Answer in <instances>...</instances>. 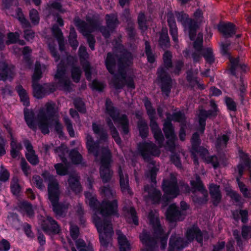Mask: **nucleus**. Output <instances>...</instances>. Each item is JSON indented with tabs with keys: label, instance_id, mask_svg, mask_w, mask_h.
<instances>
[{
	"label": "nucleus",
	"instance_id": "nucleus-1",
	"mask_svg": "<svg viewBox=\"0 0 251 251\" xmlns=\"http://www.w3.org/2000/svg\"><path fill=\"white\" fill-rule=\"evenodd\" d=\"M133 57L131 52L125 51L119 55L118 58V74L114 75L111 82L116 90L122 89L125 86L128 88L135 89L136 85L134 74L127 75V69L133 64Z\"/></svg>",
	"mask_w": 251,
	"mask_h": 251
},
{
	"label": "nucleus",
	"instance_id": "nucleus-2",
	"mask_svg": "<svg viewBox=\"0 0 251 251\" xmlns=\"http://www.w3.org/2000/svg\"><path fill=\"white\" fill-rule=\"evenodd\" d=\"M149 219L152 226L153 236L150 233L144 229L139 236V238L145 248L141 251H156L157 248V242L160 236L166 234L162 228L158 218H155L153 214H149Z\"/></svg>",
	"mask_w": 251,
	"mask_h": 251
},
{
	"label": "nucleus",
	"instance_id": "nucleus-3",
	"mask_svg": "<svg viewBox=\"0 0 251 251\" xmlns=\"http://www.w3.org/2000/svg\"><path fill=\"white\" fill-rule=\"evenodd\" d=\"M172 55L171 51L166 50L163 55V64L157 68L156 75L160 81V89L163 94L168 97L173 86V81L167 70L172 68Z\"/></svg>",
	"mask_w": 251,
	"mask_h": 251
},
{
	"label": "nucleus",
	"instance_id": "nucleus-4",
	"mask_svg": "<svg viewBox=\"0 0 251 251\" xmlns=\"http://www.w3.org/2000/svg\"><path fill=\"white\" fill-rule=\"evenodd\" d=\"M74 21L75 25L79 30L80 32L87 37L89 46L91 50H94L96 40L94 36L91 33L99 27L98 20L87 17L86 18L87 23H86L78 17H76L75 18Z\"/></svg>",
	"mask_w": 251,
	"mask_h": 251
},
{
	"label": "nucleus",
	"instance_id": "nucleus-5",
	"mask_svg": "<svg viewBox=\"0 0 251 251\" xmlns=\"http://www.w3.org/2000/svg\"><path fill=\"white\" fill-rule=\"evenodd\" d=\"M105 113L109 115L115 123H118L121 125V134L125 136L130 133L129 121L126 114L119 116V112H116L117 109L113 106V103L109 98L106 99L105 102Z\"/></svg>",
	"mask_w": 251,
	"mask_h": 251
},
{
	"label": "nucleus",
	"instance_id": "nucleus-6",
	"mask_svg": "<svg viewBox=\"0 0 251 251\" xmlns=\"http://www.w3.org/2000/svg\"><path fill=\"white\" fill-rule=\"evenodd\" d=\"M95 222L99 233L100 244L103 247L107 248L112 240V237L114 233L111 222L107 219H102L99 217H97Z\"/></svg>",
	"mask_w": 251,
	"mask_h": 251
},
{
	"label": "nucleus",
	"instance_id": "nucleus-7",
	"mask_svg": "<svg viewBox=\"0 0 251 251\" xmlns=\"http://www.w3.org/2000/svg\"><path fill=\"white\" fill-rule=\"evenodd\" d=\"M49 189V199L51 203L53 212L56 217H65L68 212L69 204L59 202L60 191H57V185L51 184Z\"/></svg>",
	"mask_w": 251,
	"mask_h": 251
},
{
	"label": "nucleus",
	"instance_id": "nucleus-8",
	"mask_svg": "<svg viewBox=\"0 0 251 251\" xmlns=\"http://www.w3.org/2000/svg\"><path fill=\"white\" fill-rule=\"evenodd\" d=\"M54 106V103L47 102L46 104V107L48 114H46L44 111H41L37 115L38 127L44 135L48 134L50 133L49 127L51 125L50 119L55 112Z\"/></svg>",
	"mask_w": 251,
	"mask_h": 251
},
{
	"label": "nucleus",
	"instance_id": "nucleus-9",
	"mask_svg": "<svg viewBox=\"0 0 251 251\" xmlns=\"http://www.w3.org/2000/svg\"><path fill=\"white\" fill-rule=\"evenodd\" d=\"M193 18H190L189 24V37L191 41H194L197 35V30L204 22L203 12L200 8L197 9L193 14Z\"/></svg>",
	"mask_w": 251,
	"mask_h": 251
},
{
	"label": "nucleus",
	"instance_id": "nucleus-10",
	"mask_svg": "<svg viewBox=\"0 0 251 251\" xmlns=\"http://www.w3.org/2000/svg\"><path fill=\"white\" fill-rule=\"evenodd\" d=\"M98 210L100 214L106 219V217L116 216L119 217L118 201L116 200L110 201L103 199L100 203Z\"/></svg>",
	"mask_w": 251,
	"mask_h": 251
},
{
	"label": "nucleus",
	"instance_id": "nucleus-11",
	"mask_svg": "<svg viewBox=\"0 0 251 251\" xmlns=\"http://www.w3.org/2000/svg\"><path fill=\"white\" fill-rule=\"evenodd\" d=\"M138 150L143 159L148 162L151 159V155L158 156L160 154V150L152 142L140 143Z\"/></svg>",
	"mask_w": 251,
	"mask_h": 251
},
{
	"label": "nucleus",
	"instance_id": "nucleus-12",
	"mask_svg": "<svg viewBox=\"0 0 251 251\" xmlns=\"http://www.w3.org/2000/svg\"><path fill=\"white\" fill-rule=\"evenodd\" d=\"M41 228L44 232L48 234L56 235L61 232L60 226L52 217L47 216L41 221Z\"/></svg>",
	"mask_w": 251,
	"mask_h": 251
},
{
	"label": "nucleus",
	"instance_id": "nucleus-13",
	"mask_svg": "<svg viewBox=\"0 0 251 251\" xmlns=\"http://www.w3.org/2000/svg\"><path fill=\"white\" fill-rule=\"evenodd\" d=\"M162 189L166 196H171L173 198L176 197L179 194V188L176 179L173 180L164 179L162 184Z\"/></svg>",
	"mask_w": 251,
	"mask_h": 251
},
{
	"label": "nucleus",
	"instance_id": "nucleus-14",
	"mask_svg": "<svg viewBox=\"0 0 251 251\" xmlns=\"http://www.w3.org/2000/svg\"><path fill=\"white\" fill-rule=\"evenodd\" d=\"M217 29L225 38H229L236 34L238 27L233 23L220 22L217 25Z\"/></svg>",
	"mask_w": 251,
	"mask_h": 251
},
{
	"label": "nucleus",
	"instance_id": "nucleus-15",
	"mask_svg": "<svg viewBox=\"0 0 251 251\" xmlns=\"http://www.w3.org/2000/svg\"><path fill=\"white\" fill-rule=\"evenodd\" d=\"M144 191L148 193L149 197L153 204H159L161 200L162 202L166 203L169 201L168 196L164 195L162 197V194L160 190L156 189L153 186L148 184L144 186Z\"/></svg>",
	"mask_w": 251,
	"mask_h": 251
},
{
	"label": "nucleus",
	"instance_id": "nucleus-16",
	"mask_svg": "<svg viewBox=\"0 0 251 251\" xmlns=\"http://www.w3.org/2000/svg\"><path fill=\"white\" fill-rule=\"evenodd\" d=\"M65 72L66 70L63 66H58L54 78L58 79V83L63 87L65 91L70 92L71 82L68 77L65 76Z\"/></svg>",
	"mask_w": 251,
	"mask_h": 251
},
{
	"label": "nucleus",
	"instance_id": "nucleus-17",
	"mask_svg": "<svg viewBox=\"0 0 251 251\" xmlns=\"http://www.w3.org/2000/svg\"><path fill=\"white\" fill-rule=\"evenodd\" d=\"M230 65L229 70L232 75H236L237 69H239L241 73L246 74L249 72L250 68L247 64L241 63L240 62L239 57H231L229 58Z\"/></svg>",
	"mask_w": 251,
	"mask_h": 251
},
{
	"label": "nucleus",
	"instance_id": "nucleus-18",
	"mask_svg": "<svg viewBox=\"0 0 251 251\" xmlns=\"http://www.w3.org/2000/svg\"><path fill=\"white\" fill-rule=\"evenodd\" d=\"M185 237L190 242L195 239L198 243L203 242V234L200 228L197 226H193L188 228L185 233Z\"/></svg>",
	"mask_w": 251,
	"mask_h": 251
},
{
	"label": "nucleus",
	"instance_id": "nucleus-19",
	"mask_svg": "<svg viewBox=\"0 0 251 251\" xmlns=\"http://www.w3.org/2000/svg\"><path fill=\"white\" fill-rule=\"evenodd\" d=\"M187 245V242L183 238L172 235L169 239L168 251H179Z\"/></svg>",
	"mask_w": 251,
	"mask_h": 251
},
{
	"label": "nucleus",
	"instance_id": "nucleus-20",
	"mask_svg": "<svg viewBox=\"0 0 251 251\" xmlns=\"http://www.w3.org/2000/svg\"><path fill=\"white\" fill-rule=\"evenodd\" d=\"M209 192L212 204L214 206H217L221 203L222 199L220 186L214 183L210 184L209 186Z\"/></svg>",
	"mask_w": 251,
	"mask_h": 251
},
{
	"label": "nucleus",
	"instance_id": "nucleus-21",
	"mask_svg": "<svg viewBox=\"0 0 251 251\" xmlns=\"http://www.w3.org/2000/svg\"><path fill=\"white\" fill-rule=\"evenodd\" d=\"M190 142L191 144V150L197 152L199 155L204 156V153L207 152V150L201 146V140L198 132H194L191 138Z\"/></svg>",
	"mask_w": 251,
	"mask_h": 251
},
{
	"label": "nucleus",
	"instance_id": "nucleus-22",
	"mask_svg": "<svg viewBox=\"0 0 251 251\" xmlns=\"http://www.w3.org/2000/svg\"><path fill=\"white\" fill-rule=\"evenodd\" d=\"M118 175L120 177V186L122 192L124 194L126 192L130 195L133 194L132 190L129 187L128 175L126 174L124 176L123 170L121 166H119L118 170Z\"/></svg>",
	"mask_w": 251,
	"mask_h": 251
},
{
	"label": "nucleus",
	"instance_id": "nucleus-23",
	"mask_svg": "<svg viewBox=\"0 0 251 251\" xmlns=\"http://www.w3.org/2000/svg\"><path fill=\"white\" fill-rule=\"evenodd\" d=\"M163 131L165 137L168 139L167 141V145L171 148L174 149L175 147V141L176 138L175 133V128L173 125L166 124L163 125Z\"/></svg>",
	"mask_w": 251,
	"mask_h": 251
},
{
	"label": "nucleus",
	"instance_id": "nucleus-24",
	"mask_svg": "<svg viewBox=\"0 0 251 251\" xmlns=\"http://www.w3.org/2000/svg\"><path fill=\"white\" fill-rule=\"evenodd\" d=\"M119 55L115 54L111 52H108L107 53L106 57L105 59V66L108 72L113 75L115 74V70L117 62H118V58Z\"/></svg>",
	"mask_w": 251,
	"mask_h": 251
},
{
	"label": "nucleus",
	"instance_id": "nucleus-25",
	"mask_svg": "<svg viewBox=\"0 0 251 251\" xmlns=\"http://www.w3.org/2000/svg\"><path fill=\"white\" fill-rule=\"evenodd\" d=\"M150 126L154 138L155 139L158 146L160 147H162L164 141V137L156 121H154L151 119Z\"/></svg>",
	"mask_w": 251,
	"mask_h": 251
},
{
	"label": "nucleus",
	"instance_id": "nucleus-26",
	"mask_svg": "<svg viewBox=\"0 0 251 251\" xmlns=\"http://www.w3.org/2000/svg\"><path fill=\"white\" fill-rule=\"evenodd\" d=\"M159 35L158 40V45L159 48L166 50L171 47V42L168 34V29L166 27H162L161 30L158 32Z\"/></svg>",
	"mask_w": 251,
	"mask_h": 251
},
{
	"label": "nucleus",
	"instance_id": "nucleus-27",
	"mask_svg": "<svg viewBox=\"0 0 251 251\" xmlns=\"http://www.w3.org/2000/svg\"><path fill=\"white\" fill-rule=\"evenodd\" d=\"M14 75V67L9 66L5 62L0 63V80L12 79Z\"/></svg>",
	"mask_w": 251,
	"mask_h": 251
},
{
	"label": "nucleus",
	"instance_id": "nucleus-28",
	"mask_svg": "<svg viewBox=\"0 0 251 251\" xmlns=\"http://www.w3.org/2000/svg\"><path fill=\"white\" fill-rule=\"evenodd\" d=\"M181 213L176 204L172 203L167 208L166 212V219L171 223L176 222Z\"/></svg>",
	"mask_w": 251,
	"mask_h": 251
},
{
	"label": "nucleus",
	"instance_id": "nucleus-29",
	"mask_svg": "<svg viewBox=\"0 0 251 251\" xmlns=\"http://www.w3.org/2000/svg\"><path fill=\"white\" fill-rule=\"evenodd\" d=\"M112 153L108 147H102L100 157V167L110 168L111 163L112 162Z\"/></svg>",
	"mask_w": 251,
	"mask_h": 251
},
{
	"label": "nucleus",
	"instance_id": "nucleus-30",
	"mask_svg": "<svg viewBox=\"0 0 251 251\" xmlns=\"http://www.w3.org/2000/svg\"><path fill=\"white\" fill-rule=\"evenodd\" d=\"M118 235L117 241L120 251H130L131 249L129 241L120 230L116 232Z\"/></svg>",
	"mask_w": 251,
	"mask_h": 251
},
{
	"label": "nucleus",
	"instance_id": "nucleus-31",
	"mask_svg": "<svg viewBox=\"0 0 251 251\" xmlns=\"http://www.w3.org/2000/svg\"><path fill=\"white\" fill-rule=\"evenodd\" d=\"M79 179V177L73 175H70L68 179L69 187L75 194L80 193L82 190Z\"/></svg>",
	"mask_w": 251,
	"mask_h": 251
},
{
	"label": "nucleus",
	"instance_id": "nucleus-32",
	"mask_svg": "<svg viewBox=\"0 0 251 251\" xmlns=\"http://www.w3.org/2000/svg\"><path fill=\"white\" fill-rule=\"evenodd\" d=\"M86 145L89 153H93L96 156L98 155L100 149L99 142H95L91 135L88 134L86 137Z\"/></svg>",
	"mask_w": 251,
	"mask_h": 251
},
{
	"label": "nucleus",
	"instance_id": "nucleus-33",
	"mask_svg": "<svg viewBox=\"0 0 251 251\" xmlns=\"http://www.w3.org/2000/svg\"><path fill=\"white\" fill-rule=\"evenodd\" d=\"M240 159L242 162L239 163L237 167L238 175L240 177H242L244 174L245 168H247L248 171L251 169V159L249 158L248 154L240 155Z\"/></svg>",
	"mask_w": 251,
	"mask_h": 251
},
{
	"label": "nucleus",
	"instance_id": "nucleus-34",
	"mask_svg": "<svg viewBox=\"0 0 251 251\" xmlns=\"http://www.w3.org/2000/svg\"><path fill=\"white\" fill-rule=\"evenodd\" d=\"M15 90L18 93L20 100L23 102V105L25 106H28L30 105L29 98L27 92L23 86L21 84L18 85L15 87Z\"/></svg>",
	"mask_w": 251,
	"mask_h": 251
},
{
	"label": "nucleus",
	"instance_id": "nucleus-35",
	"mask_svg": "<svg viewBox=\"0 0 251 251\" xmlns=\"http://www.w3.org/2000/svg\"><path fill=\"white\" fill-rule=\"evenodd\" d=\"M24 116L28 126L33 130H35L37 129V125L34 122L35 114L34 112L26 109L24 110Z\"/></svg>",
	"mask_w": 251,
	"mask_h": 251
},
{
	"label": "nucleus",
	"instance_id": "nucleus-36",
	"mask_svg": "<svg viewBox=\"0 0 251 251\" xmlns=\"http://www.w3.org/2000/svg\"><path fill=\"white\" fill-rule=\"evenodd\" d=\"M105 21L107 28L113 32L117 27L120 22L117 17L114 14H106Z\"/></svg>",
	"mask_w": 251,
	"mask_h": 251
},
{
	"label": "nucleus",
	"instance_id": "nucleus-37",
	"mask_svg": "<svg viewBox=\"0 0 251 251\" xmlns=\"http://www.w3.org/2000/svg\"><path fill=\"white\" fill-rule=\"evenodd\" d=\"M33 89V95L38 99L43 98L47 93L46 89L38 82L32 84Z\"/></svg>",
	"mask_w": 251,
	"mask_h": 251
},
{
	"label": "nucleus",
	"instance_id": "nucleus-38",
	"mask_svg": "<svg viewBox=\"0 0 251 251\" xmlns=\"http://www.w3.org/2000/svg\"><path fill=\"white\" fill-rule=\"evenodd\" d=\"M92 129L94 133L99 136L100 141L103 142L107 141L108 135L105 129L95 123L92 124Z\"/></svg>",
	"mask_w": 251,
	"mask_h": 251
},
{
	"label": "nucleus",
	"instance_id": "nucleus-39",
	"mask_svg": "<svg viewBox=\"0 0 251 251\" xmlns=\"http://www.w3.org/2000/svg\"><path fill=\"white\" fill-rule=\"evenodd\" d=\"M18 206L20 209L25 211L26 212V215L29 217L31 218L34 216V211L33 209L32 204L26 201H20Z\"/></svg>",
	"mask_w": 251,
	"mask_h": 251
},
{
	"label": "nucleus",
	"instance_id": "nucleus-40",
	"mask_svg": "<svg viewBox=\"0 0 251 251\" xmlns=\"http://www.w3.org/2000/svg\"><path fill=\"white\" fill-rule=\"evenodd\" d=\"M137 128L139 131V136L143 139H146L149 134V128L146 122H137Z\"/></svg>",
	"mask_w": 251,
	"mask_h": 251
},
{
	"label": "nucleus",
	"instance_id": "nucleus-41",
	"mask_svg": "<svg viewBox=\"0 0 251 251\" xmlns=\"http://www.w3.org/2000/svg\"><path fill=\"white\" fill-rule=\"evenodd\" d=\"M190 184L194 189V191H192L193 193L198 191L200 192H203L205 193V195H206L207 191L205 189L200 176L197 177L196 180H191Z\"/></svg>",
	"mask_w": 251,
	"mask_h": 251
},
{
	"label": "nucleus",
	"instance_id": "nucleus-42",
	"mask_svg": "<svg viewBox=\"0 0 251 251\" xmlns=\"http://www.w3.org/2000/svg\"><path fill=\"white\" fill-rule=\"evenodd\" d=\"M69 157L74 164L78 165L81 164L83 166H85L84 163H82L83 160L82 155L77 150H72L69 153Z\"/></svg>",
	"mask_w": 251,
	"mask_h": 251
},
{
	"label": "nucleus",
	"instance_id": "nucleus-43",
	"mask_svg": "<svg viewBox=\"0 0 251 251\" xmlns=\"http://www.w3.org/2000/svg\"><path fill=\"white\" fill-rule=\"evenodd\" d=\"M175 14L178 22L181 23L184 26L187 25L189 27L190 18L187 13H185L184 11H175Z\"/></svg>",
	"mask_w": 251,
	"mask_h": 251
},
{
	"label": "nucleus",
	"instance_id": "nucleus-44",
	"mask_svg": "<svg viewBox=\"0 0 251 251\" xmlns=\"http://www.w3.org/2000/svg\"><path fill=\"white\" fill-rule=\"evenodd\" d=\"M100 174L103 183L109 182L112 177L113 171L110 168L100 167Z\"/></svg>",
	"mask_w": 251,
	"mask_h": 251
},
{
	"label": "nucleus",
	"instance_id": "nucleus-45",
	"mask_svg": "<svg viewBox=\"0 0 251 251\" xmlns=\"http://www.w3.org/2000/svg\"><path fill=\"white\" fill-rule=\"evenodd\" d=\"M143 102L147 110V114L150 117V122H151V119L154 121H156L154 118L155 110L153 108L150 100L148 97H145V99L143 100Z\"/></svg>",
	"mask_w": 251,
	"mask_h": 251
},
{
	"label": "nucleus",
	"instance_id": "nucleus-46",
	"mask_svg": "<svg viewBox=\"0 0 251 251\" xmlns=\"http://www.w3.org/2000/svg\"><path fill=\"white\" fill-rule=\"evenodd\" d=\"M7 224L10 225L12 227L18 230L20 228V221L19 216L16 213L12 212L7 217Z\"/></svg>",
	"mask_w": 251,
	"mask_h": 251
},
{
	"label": "nucleus",
	"instance_id": "nucleus-47",
	"mask_svg": "<svg viewBox=\"0 0 251 251\" xmlns=\"http://www.w3.org/2000/svg\"><path fill=\"white\" fill-rule=\"evenodd\" d=\"M145 52L147 58V60L150 63L152 64L155 61V56L152 52L150 42L146 41L145 42Z\"/></svg>",
	"mask_w": 251,
	"mask_h": 251
},
{
	"label": "nucleus",
	"instance_id": "nucleus-48",
	"mask_svg": "<svg viewBox=\"0 0 251 251\" xmlns=\"http://www.w3.org/2000/svg\"><path fill=\"white\" fill-rule=\"evenodd\" d=\"M201 54L207 63L211 65L215 62V57L212 48H206L203 50Z\"/></svg>",
	"mask_w": 251,
	"mask_h": 251
},
{
	"label": "nucleus",
	"instance_id": "nucleus-49",
	"mask_svg": "<svg viewBox=\"0 0 251 251\" xmlns=\"http://www.w3.org/2000/svg\"><path fill=\"white\" fill-rule=\"evenodd\" d=\"M10 191L12 194L18 196L20 195L22 187L18 182V179L17 177H13L10 183Z\"/></svg>",
	"mask_w": 251,
	"mask_h": 251
},
{
	"label": "nucleus",
	"instance_id": "nucleus-50",
	"mask_svg": "<svg viewBox=\"0 0 251 251\" xmlns=\"http://www.w3.org/2000/svg\"><path fill=\"white\" fill-rule=\"evenodd\" d=\"M208 153V151L207 150V152L204 153V156L201 155H200V156L206 163L211 164L214 169H217L219 166L218 157L215 155L206 157V155Z\"/></svg>",
	"mask_w": 251,
	"mask_h": 251
},
{
	"label": "nucleus",
	"instance_id": "nucleus-51",
	"mask_svg": "<svg viewBox=\"0 0 251 251\" xmlns=\"http://www.w3.org/2000/svg\"><path fill=\"white\" fill-rule=\"evenodd\" d=\"M239 91V99L242 104H244V101L247 95V85L245 84L243 78L242 77L240 78Z\"/></svg>",
	"mask_w": 251,
	"mask_h": 251
},
{
	"label": "nucleus",
	"instance_id": "nucleus-52",
	"mask_svg": "<svg viewBox=\"0 0 251 251\" xmlns=\"http://www.w3.org/2000/svg\"><path fill=\"white\" fill-rule=\"evenodd\" d=\"M42 176L45 180H48L49 181L48 187V195H49V188L52 184L57 185V191H59L58 183L56 179L53 178V176L50 175L49 172L48 171H44L42 174Z\"/></svg>",
	"mask_w": 251,
	"mask_h": 251
},
{
	"label": "nucleus",
	"instance_id": "nucleus-53",
	"mask_svg": "<svg viewBox=\"0 0 251 251\" xmlns=\"http://www.w3.org/2000/svg\"><path fill=\"white\" fill-rule=\"evenodd\" d=\"M127 37L131 41H134L137 35L136 31L135 28V25L133 22H130L127 24L126 28Z\"/></svg>",
	"mask_w": 251,
	"mask_h": 251
},
{
	"label": "nucleus",
	"instance_id": "nucleus-54",
	"mask_svg": "<svg viewBox=\"0 0 251 251\" xmlns=\"http://www.w3.org/2000/svg\"><path fill=\"white\" fill-rule=\"evenodd\" d=\"M224 101L228 111L234 112L237 111V104L232 98L228 96H226L224 99Z\"/></svg>",
	"mask_w": 251,
	"mask_h": 251
},
{
	"label": "nucleus",
	"instance_id": "nucleus-55",
	"mask_svg": "<svg viewBox=\"0 0 251 251\" xmlns=\"http://www.w3.org/2000/svg\"><path fill=\"white\" fill-rule=\"evenodd\" d=\"M82 71L78 66H73L71 69V76L73 81L75 83L80 81Z\"/></svg>",
	"mask_w": 251,
	"mask_h": 251
},
{
	"label": "nucleus",
	"instance_id": "nucleus-56",
	"mask_svg": "<svg viewBox=\"0 0 251 251\" xmlns=\"http://www.w3.org/2000/svg\"><path fill=\"white\" fill-rule=\"evenodd\" d=\"M229 140V137L226 134H223L221 136H219L216 140L215 147L217 149H220L222 147L223 144L224 145L225 147H226Z\"/></svg>",
	"mask_w": 251,
	"mask_h": 251
},
{
	"label": "nucleus",
	"instance_id": "nucleus-57",
	"mask_svg": "<svg viewBox=\"0 0 251 251\" xmlns=\"http://www.w3.org/2000/svg\"><path fill=\"white\" fill-rule=\"evenodd\" d=\"M20 35L17 32H10L7 34V40L5 42L6 45H9L10 44H14L17 43L19 40Z\"/></svg>",
	"mask_w": 251,
	"mask_h": 251
},
{
	"label": "nucleus",
	"instance_id": "nucleus-58",
	"mask_svg": "<svg viewBox=\"0 0 251 251\" xmlns=\"http://www.w3.org/2000/svg\"><path fill=\"white\" fill-rule=\"evenodd\" d=\"M75 107L81 113L84 114L86 112V109L84 102L80 98L76 99L74 101Z\"/></svg>",
	"mask_w": 251,
	"mask_h": 251
},
{
	"label": "nucleus",
	"instance_id": "nucleus-59",
	"mask_svg": "<svg viewBox=\"0 0 251 251\" xmlns=\"http://www.w3.org/2000/svg\"><path fill=\"white\" fill-rule=\"evenodd\" d=\"M54 167L58 175L64 176L68 174L67 167L64 166L62 163L55 164Z\"/></svg>",
	"mask_w": 251,
	"mask_h": 251
},
{
	"label": "nucleus",
	"instance_id": "nucleus-60",
	"mask_svg": "<svg viewBox=\"0 0 251 251\" xmlns=\"http://www.w3.org/2000/svg\"><path fill=\"white\" fill-rule=\"evenodd\" d=\"M42 77V72L40 64H36L34 73L32 75V83L39 81Z\"/></svg>",
	"mask_w": 251,
	"mask_h": 251
},
{
	"label": "nucleus",
	"instance_id": "nucleus-61",
	"mask_svg": "<svg viewBox=\"0 0 251 251\" xmlns=\"http://www.w3.org/2000/svg\"><path fill=\"white\" fill-rule=\"evenodd\" d=\"M63 121L65 126H66L67 130L68 132L69 136L71 137H75V131L74 130L72 122L71 120L67 117H64Z\"/></svg>",
	"mask_w": 251,
	"mask_h": 251
},
{
	"label": "nucleus",
	"instance_id": "nucleus-62",
	"mask_svg": "<svg viewBox=\"0 0 251 251\" xmlns=\"http://www.w3.org/2000/svg\"><path fill=\"white\" fill-rule=\"evenodd\" d=\"M240 177L239 176L238 177H237L236 179V181L238 183V186L239 187L240 191L242 193L243 196L245 198H249V190L246 187V185L244 183L240 180Z\"/></svg>",
	"mask_w": 251,
	"mask_h": 251
},
{
	"label": "nucleus",
	"instance_id": "nucleus-63",
	"mask_svg": "<svg viewBox=\"0 0 251 251\" xmlns=\"http://www.w3.org/2000/svg\"><path fill=\"white\" fill-rule=\"evenodd\" d=\"M137 22L140 29L147 28V18L144 12H140L138 16Z\"/></svg>",
	"mask_w": 251,
	"mask_h": 251
},
{
	"label": "nucleus",
	"instance_id": "nucleus-64",
	"mask_svg": "<svg viewBox=\"0 0 251 251\" xmlns=\"http://www.w3.org/2000/svg\"><path fill=\"white\" fill-rule=\"evenodd\" d=\"M25 157L27 161L32 165H36L39 162V159L35 152L30 153H25Z\"/></svg>",
	"mask_w": 251,
	"mask_h": 251
}]
</instances>
